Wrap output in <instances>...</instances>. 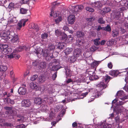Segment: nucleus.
I'll return each instance as SVG.
<instances>
[{
  "label": "nucleus",
  "instance_id": "f257e3e1",
  "mask_svg": "<svg viewBox=\"0 0 128 128\" xmlns=\"http://www.w3.org/2000/svg\"><path fill=\"white\" fill-rule=\"evenodd\" d=\"M0 36L2 39L6 41L9 39L11 40L12 42L14 43L19 42L18 38L17 35L15 34L13 31L10 32L8 30L6 32H3L0 34Z\"/></svg>",
  "mask_w": 128,
  "mask_h": 128
},
{
  "label": "nucleus",
  "instance_id": "f03ea898",
  "mask_svg": "<svg viewBox=\"0 0 128 128\" xmlns=\"http://www.w3.org/2000/svg\"><path fill=\"white\" fill-rule=\"evenodd\" d=\"M44 56L46 57V60L50 61L51 60V59L53 58L54 56H53L52 53H50L48 50L45 51L44 53Z\"/></svg>",
  "mask_w": 128,
  "mask_h": 128
},
{
  "label": "nucleus",
  "instance_id": "7ed1b4c3",
  "mask_svg": "<svg viewBox=\"0 0 128 128\" xmlns=\"http://www.w3.org/2000/svg\"><path fill=\"white\" fill-rule=\"evenodd\" d=\"M90 5L93 7L96 8H100L102 7V3L100 1H97L91 3Z\"/></svg>",
  "mask_w": 128,
  "mask_h": 128
},
{
  "label": "nucleus",
  "instance_id": "20e7f679",
  "mask_svg": "<svg viewBox=\"0 0 128 128\" xmlns=\"http://www.w3.org/2000/svg\"><path fill=\"white\" fill-rule=\"evenodd\" d=\"M22 104L23 106L28 107L31 105L32 102L29 100L25 99L22 100Z\"/></svg>",
  "mask_w": 128,
  "mask_h": 128
},
{
  "label": "nucleus",
  "instance_id": "39448f33",
  "mask_svg": "<svg viewBox=\"0 0 128 128\" xmlns=\"http://www.w3.org/2000/svg\"><path fill=\"white\" fill-rule=\"evenodd\" d=\"M123 72H119L118 70H111L109 72V74L114 77H117L120 74Z\"/></svg>",
  "mask_w": 128,
  "mask_h": 128
},
{
  "label": "nucleus",
  "instance_id": "423d86ee",
  "mask_svg": "<svg viewBox=\"0 0 128 128\" xmlns=\"http://www.w3.org/2000/svg\"><path fill=\"white\" fill-rule=\"evenodd\" d=\"M75 17L74 15H70L68 17L67 20L69 24H72L74 22Z\"/></svg>",
  "mask_w": 128,
  "mask_h": 128
},
{
  "label": "nucleus",
  "instance_id": "0eeeda50",
  "mask_svg": "<svg viewBox=\"0 0 128 128\" xmlns=\"http://www.w3.org/2000/svg\"><path fill=\"white\" fill-rule=\"evenodd\" d=\"M120 12L118 11H116L114 13L113 19L115 21L118 20H120L119 19L120 18Z\"/></svg>",
  "mask_w": 128,
  "mask_h": 128
},
{
  "label": "nucleus",
  "instance_id": "6e6552de",
  "mask_svg": "<svg viewBox=\"0 0 128 128\" xmlns=\"http://www.w3.org/2000/svg\"><path fill=\"white\" fill-rule=\"evenodd\" d=\"M82 52V50L80 48H77L74 50V55L76 57H78Z\"/></svg>",
  "mask_w": 128,
  "mask_h": 128
},
{
  "label": "nucleus",
  "instance_id": "1a4fd4ad",
  "mask_svg": "<svg viewBox=\"0 0 128 128\" xmlns=\"http://www.w3.org/2000/svg\"><path fill=\"white\" fill-rule=\"evenodd\" d=\"M26 92V88L23 87H20L18 90V92L20 94L24 95Z\"/></svg>",
  "mask_w": 128,
  "mask_h": 128
},
{
  "label": "nucleus",
  "instance_id": "9d476101",
  "mask_svg": "<svg viewBox=\"0 0 128 128\" xmlns=\"http://www.w3.org/2000/svg\"><path fill=\"white\" fill-rule=\"evenodd\" d=\"M96 86L97 87H98L100 89V90H102L106 88V85L104 82H101L100 84H98Z\"/></svg>",
  "mask_w": 128,
  "mask_h": 128
},
{
  "label": "nucleus",
  "instance_id": "9b49d317",
  "mask_svg": "<svg viewBox=\"0 0 128 128\" xmlns=\"http://www.w3.org/2000/svg\"><path fill=\"white\" fill-rule=\"evenodd\" d=\"M2 53L5 55H6L10 53L12 51V49L10 48H8L6 49L2 50Z\"/></svg>",
  "mask_w": 128,
  "mask_h": 128
},
{
  "label": "nucleus",
  "instance_id": "f8f14e48",
  "mask_svg": "<svg viewBox=\"0 0 128 128\" xmlns=\"http://www.w3.org/2000/svg\"><path fill=\"white\" fill-rule=\"evenodd\" d=\"M8 58H12L14 57L16 59H18L20 57V56L19 55H17L14 52H12L10 55H8Z\"/></svg>",
  "mask_w": 128,
  "mask_h": 128
},
{
  "label": "nucleus",
  "instance_id": "ddd939ff",
  "mask_svg": "<svg viewBox=\"0 0 128 128\" xmlns=\"http://www.w3.org/2000/svg\"><path fill=\"white\" fill-rule=\"evenodd\" d=\"M55 48V46L52 44L50 43L48 44V50H48L50 53V52L49 51H54Z\"/></svg>",
  "mask_w": 128,
  "mask_h": 128
},
{
  "label": "nucleus",
  "instance_id": "4468645a",
  "mask_svg": "<svg viewBox=\"0 0 128 128\" xmlns=\"http://www.w3.org/2000/svg\"><path fill=\"white\" fill-rule=\"evenodd\" d=\"M27 49V47L25 46H24L18 47L16 49V50L17 52H19L24 50L26 51Z\"/></svg>",
  "mask_w": 128,
  "mask_h": 128
},
{
  "label": "nucleus",
  "instance_id": "2eb2a0df",
  "mask_svg": "<svg viewBox=\"0 0 128 128\" xmlns=\"http://www.w3.org/2000/svg\"><path fill=\"white\" fill-rule=\"evenodd\" d=\"M76 35L78 38H83L84 34L82 32L78 31L76 32Z\"/></svg>",
  "mask_w": 128,
  "mask_h": 128
},
{
  "label": "nucleus",
  "instance_id": "dca6fc26",
  "mask_svg": "<svg viewBox=\"0 0 128 128\" xmlns=\"http://www.w3.org/2000/svg\"><path fill=\"white\" fill-rule=\"evenodd\" d=\"M84 44V42L83 40L78 39L76 40V46L78 47H80L82 46Z\"/></svg>",
  "mask_w": 128,
  "mask_h": 128
},
{
  "label": "nucleus",
  "instance_id": "f3484780",
  "mask_svg": "<svg viewBox=\"0 0 128 128\" xmlns=\"http://www.w3.org/2000/svg\"><path fill=\"white\" fill-rule=\"evenodd\" d=\"M119 35V32L116 30H113L112 31L111 35L113 38L117 37Z\"/></svg>",
  "mask_w": 128,
  "mask_h": 128
},
{
  "label": "nucleus",
  "instance_id": "a211bd4d",
  "mask_svg": "<svg viewBox=\"0 0 128 128\" xmlns=\"http://www.w3.org/2000/svg\"><path fill=\"white\" fill-rule=\"evenodd\" d=\"M61 68L62 67L59 65H54L51 68L50 70L52 71H57V70Z\"/></svg>",
  "mask_w": 128,
  "mask_h": 128
},
{
  "label": "nucleus",
  "instance_id": "6ab92c4d",
  "mask_svg": "<svg viewBox=\"0 0 128 128\" xmlns=\"http://www.w3.org/2000/svg\"><path fill=\"white\" fill-rule=\"evenodd\" d=\"M111 10L110 8L106 7L103 9L102 11L103 12H102V14H106L108 13V12H110L111 11Z\"/></svg>",
  "mask_w": 128,
  "mask_h": 128
},
{
  "label": "nucleus",
  "instance_id": "aec40b11",
  "mask_svg": "<svg viewBox=\"0 0 128 128\" xmlns=\"http://www.w3.org/2000/svg\"><path fill=\"white\" fill-rule=\"evenodd\" d=\"M44 99L45 101L47 100L48 102H49L50 103H52V102L53 98L52 97H50L48 96H44Z\"/></svg>",
  "mask_w": 128,
  "mask_h": 128
},
{
  "label": "nucleus",
  "instance_id": "412c9836",
  "mask_svg": "<svg viewBox=\"0 0 128 128\" xmlns=\"http://www.w3.org/2000/svg\"><path fill=\"white\" fill-rule=\"evenodd\" d=\"M95 18L91 17L90 18H88L86 20L88 24L91 26L93 22V21L95 20Z\"/></svg>",
  "mask_w": 128,
  "mask_h": 128
},
{
  "label": "nucleus",
  "instance_id": "4be33fe9",
  "mask_svg": "<svg viewBox=\"0 0 128 128\" xmlns=\"http://www.w3.org/2000/svg\"><path fill=\"white\" fill-rule=\"evenodd\" d=\"M66 45V44L64 42H59L58 44L57 47L58 48L60 49H62L64 48Z\"/></svg>",
  "mask_w": 128,
  "mask_h": 128
},
{
  "label": "nucleus",
  "instance_id": "5701e85b",
  "mask_svg": "<svg viewBox=\"0 0 128 128\" xmlns=\"http://www.w3.org/2000/svg\"><path fill=\"white\" fill-rule=\"evenodd\" d=\"M42 100L40 98H36L34 100V102L38 105L42 103Z\"/></svg>",
  "mask_w": 128,
  "mask_h": 128
},
{
  "label": "nucleus",
  "instance_id": "b1692460",
  "mask_svg": "<svg viewBox=\"0 0 128 128\" xmlns=\"http://www.w3.org/2000/svg\"><path fill=\"white\" fill-rule=\"evenodd\" d=\"M46 78L44 76H39L38 81L39 83L41 84L45 81Z\"/></svg>",
  "mask_w": 128,
  "mask_h": 128
},
{
  "label": "nucleus",
  "instance_id": "393cba45",
  "mask_svg": "<svg viewBox=\"0 0 128 128\" xmlns=\"http://www.w3.org/2000/svg\"><path fill=\"white\" fill-rule=\"evenodd\" d=\"M30 86L31 88L32 89H37V86L36 84V83L34 82H32L30 83Z\"/></svg>",
  "mask_w": 128,
  "mask_h": 128
},
{
  "label": "nucleus",
  "instance_id": "a878e982",
  "mask_svg": "<svg viewBox=\"0 0 128 128\" xmlns=\"http://www.w3.org/2000/svg\"><path fill=\"white\" fill-rule=\"evenodd\" d=\"M54 7L53 6L52 7V9L51 10V12L50 14V16H53L54 18H56L58 16V14L56 12H53V8H54Z\"/></svg>",
  "mask_w": 128,
  "mask_h": 128
},
{
  "label": "nucleus",
  "instance_id": "bb28decb",
  "mask_svg": "<svg viewBox=\"0 0 128 128\" xmlns=\"http://www.w3.org/2000/svg\"><path fill=\"white\" fill-rule=\"evenodd\" d=\"M22 21H20L18 22L17 24L16 28V30H21L22 27Z\"/></svg>",
  "mask_w": 128,
  "mask_h": 128
},
{
  "label": "nucleus",
  "instance_id": "cd10ccee",
  "mask_svg": "<svg viewBox=\"0 0 128 128\" xmlns=\"http://www.w3.org/2000/svg\"><path fill=\"white\" fill-rule=\"evenodd\" d=\"M103 30L110 32L111 30V27L110 25H108L106 27H103Z\"/></svg>",
  "mask_w": 128,
  "mask_h": 128
},
{
  "label": "nucleus",
  "instance_id": "c85d7f7f",
  "mask_svg": "<svg viewBox=\"0 0 128 128\" xmlns=\"http://www.w3.org/2000/svg\"><path fill=\"white\" fill-rule=\"evenodd\" d=\"M72 50V49L71 48H68L64 50V53L66 55L70 54Z\"/></svg>",
  "mask_w": 128,
  "mask_h": 128
},
{
  "label": "nucleus",
  "instance_id": "c756f323",
  "mask_svg": "<svg viewBox=\"0 0 128 128\" xmlns=\"http://www.w3.org/2000/svg\"><path fill=\"white\" fill-rule=\"evenodd\" d=\"M100 38L95 39L94 41V44L96 46H97L100 44Z\"/></svg>",
  "mask_w": 128,
  "mask_h": 128
},
{
  "label": "nucleus",
  "instance_id": "7c9ffc66",
  "mask_svg": "<svg viewBox=\"0 0 128 128\" xmlns=\"http://www.w3.org/2000/svg\"><path fill=\"white\" fill-rule=\"evenodd\" d=\"M99 63V61H94L91 64V66L93 68H95L98 66Z\"/></svg>",
  "mask_w": 128,
  "mask_h": 128
},
{
  "label": "nucleus",
  "instance_id": "2f4dec72",
  "mask_svg": "<svg viewBox=\"0 0 128 128\" xmlns=\"http://www.w3.org/2000/svg\"><path fill=\"white\" fill-rule=\"evenodd\" d=\"M99 128H109L108 125L106 123H102L99 126Z\"/></svg>",
  "mask_w": 128,
  "mask_h": 128
},
{
  "label": "nucleus",
  "instance_id": "473e14b6",
  "mask_svg": "<svg viewBox=\"0 0 128 128\" xmlns=\"http://www.w3.org/2000/svg\"><path fill=\"white\" fill-rule=\"evenodd\" d=\"M61 39L64 41L66 40L67 38V35L64 32H62L61 35Z\"/></svg>",
  "mask_w": 128,
  "mask_h": 128
},
{
  "label": "nucleus",
  "instance_id": "72a5a7b5",
  "mask_svg": "<svg viewBox=\"0 0 128 128\" xmlns=\"http://www.w3.org/2000/svg\"><path fill=\"white\" fill-rule=\"evenodd\" d=\"M8 69V67L3 65H0V71H5Z\"/></svg>",
  "mask_w": 128,
  "mask_h": 128
},
{
  "label": "nucleus",
  "instance_id": "f704fd0d",
  "mask_svg": "<svg viewBox=\"0 0 128 128\" xmlns=\"http://www.w3.org/2000/svg\"><path fill=\"white\" fill-rule=\"evenodd\" d=\"M112 79V78L110 76L107 75L105 76L104 78V80H105V82H109L110 80Z\"/></svg>",
  "mask_w": 128,
  "mask_h": 128
},
{
  "label": "nucleus",
  "instance_id": "c9c22d12",
  "mask_svg": "<svg viewBox=\"0 0 128 128\" xmlns=\"http://www.w3.org/2000/svg\"><path fill=\"white\" fill-rule=\"evenodd\" d=\"M28 11V9L23 8H21L20 9V12L22 14H26Z\"/></svg>",
  "mask_w": 128,
  "mask_h": 128
},
{
  "label": "nucleus",
  "instance_id": "e433bc0d",
  "mask_svg": "<svg viewBox=\"0 0 128 128\" xmlns=\"http://www.w3.org/2000/svg\"><path fill=\"white\" fill-rule=\"evenodd\" d=\"M39 66L42 68H45L46 67V64L45 62H42L40 64Z\"/></svg>",
  "mask_w": 128,
  "mask_h": 128
},
{
  "label": "nucleus",
  "instance_id": "4c0bfd02",
  "mask_svg": "<svg viewBox=\"0 0 128 128\" xmlns=\"http://www.w3.org/2000/svg\"><path fill=\"white\" fill-rule=\"evenodd\" d=\"M41 109L42 110L45 111L48 110V107L46 105H43L41 106Z\"/></svg>",
  "mask_w": 128,
  "mask_h": 128
},
{
  "label": "nucleus",
  "instance_id": "58836bf2",
  "mask_svg": "<svg viewBox=\"0 0 128 128\" xmlns=\"http://www.w3.org/2000/svg\"><path fill=\"white\" fill-rule=\"evenodd\" d=\"M76 57L74 55L73 56L70 57L69 60L70 61V62H73L75 61L76 60Z\"/></svg>",
  "mask_w": 128,
  "mask_h": 128
},
{
  "label": "nucleus",
  "instance_id": "ea45409f",
  "mask_svg": "<svg viewBox=\"0 0 128 128\" xmlns=\"http://www.w3.org/2000/svg\"><path fill=\"white\" fill-rule=\"evenodd\" d=\"M17 117L19 118V119H18L17 120V122H19L20 121H22L24 119V117L23 116H22L20 115H17Z\"/></svg>",
  "mask_w": 128,
  "mask_h": 128
},
{
  "label": "nucleus",
  "instance_id": "a19ab883",
  "mask_svg": "<svg viewBox=\"0 0 128 128\" xmlns=\"http://www.w3.org/2000/svg\"><path fill=\"white\" fill-rule=\"evenodd\" d=\"M73 12L74 14H75L79 12V10L78 9V8L77 6H76L75 7H74L72 9Z\"/></svg>",
  "mask_w": 128,
  "mask_h": 128
},
{
  "label": "nucleus",
  "instance_id": "79ce46f5",
  "mask_svg": "<svg viewBox=\"0 0 128 128\" xmlns=\"http://www.w3.org/2000/svg\"><path fill=\"white\" fill-rule=\"evenodd\" d=\"M62 33L58 29L56 30L55 31V34L57 36H58L61 35Z\"/></svg>",
  "mask_w": 128,
  "mask_h": 128
},
{
  "label": "nucleus",
  "instance_id": "37998d69",
  "mask_svg": "<svg viewBox=\"0 0 128 128\" xmlns=\"http://www.w3.org/2000/svg\"><path fill=\"white\" fill-rule=\"evenodd\" d=\"M8 48V46L7 44H2L0 46V48L2 50L6 49Z\"/></svg>",
  "mask_w": 128,
  "mask_h": 128
},
{
  "label": "nucleus",
  "instance_id": "c03bdc74",
  "mask_svg": "<svg viewBox=\"0 0 128 128\" xmlns=\"http://www.w3.org/2000/svg\"><path fill=\"white\" fill-rule=\"evenodd\" d=\"M57 72L56 71L52 75V78L53 80H56L57 76Z\"/></svg>",
  "mask_w": 128,
  "mask_h": 128
},
{
  "label": "nucleus",
  "instance_id": "a18cd8bd",
  "mask_svg": "<svg viewBox=\"0 0 128 128\" xmlns=\"http://www.w3.org/2000/svg\"><path fill=\"white\" fill-rule=\"evenodd\" d=\"M48 36V34L46 33H44L41 35V38L42 39H45Z\"/></svg>",
  "mask_w": 128,
  "mask_h": 128
},
{
  "label": "nucleus",
  "instance_id": "49530a36",
  "mask_svg": "<svg viewBox=\"0 0 128 128\" xmlns=\"http://www.w3.org/2000/svg\"><path fill=\"white\" fill-rule=\"evenodd\" d=\"M98 22L100 24H104L105 23V21L102 18H100L98 20Z\"/></svg>",
  "mask_w": 128,
  "mask_h": 128
},
{
  "label": "nucleus",
  "instance_id": "de8ad7c7",
  "mask_svg": "<svg viewBox=\"0 0 128 128\" xmlns=\"http://www.w3.org/2000/svg\"><path fill=\"white\" fill-rule=\"evenodd\" d=\"M31 26L32 28L34 29H37L38 28V26L37 24L34 23L31 24Z\"/></svg>",
  "mask_w": 128,
  "mask_h": 128
},
{
  "label": "nucleus",
  "instance_id": "09e8293b",
  "mask_svg": "<svg viewBox=\"0 0 128 128\" xmlns=\"http://www.w3.org/2000/svg\"><path fill=\"white\" fill-rule=\"evenodd\" d=\"M62 18L61 16H59L58 18H56L55 20V22L56 23H58L62 21Z\"/></svg>",
  "mask_w": 128,
  "mask_h": 128
},
{
  "label": "nucleus",
  "instance_id": "8fccbe9b",
  "mask_svg": "<svg viewBox=\"0 0 128 128\" xmlns=\"http://www.w3.org/2000/svg\"><path fill=\"white\" fill-rule=\"evenodd\" d=\"M38 76L36 75H34L32 76L30 78V80L32 81L35 80L38 78Z\"/></svg>",
  "mask_w": 128,
  "mask_h": 128
},
{
  "label": "nucleus",
  "instance_id": "3c124183",
  "mask_svg": "<svg viewBox=\"0 0 128 128\" xmlns=\"http://www.w3.org/2000/svg\"><path fill=\"white\" fill-rule=\"evenodd\" d=\"M86 9L87 10L92 12H94V9L89 7H86Z\"/></svg>",
  "mask_w": 128,
  "mask_h": 128
},
{
  "label": "nucleus",
  "instance_id": "603ef678",
  "mask_svg": "<svg viewBox=\"0 0 128 128\" xmlns=\"http://www.w3.org/2000/svg\"><path fill=\"white\" fill-rule=\"evenodd\" d=\"M4 125L5 126H7L12 127L13 126V124L11 123L8 122H6L4 123Z\"/></svg>",
  "mask_w": 128,
  "mask_h": 128
},
{
  "label": "nucleus",
  "instance_id": "864d4df0",
  "mask_svg": "<svg viewBox=\"0 0 128 128\" xmlns=\"http://www.w3.org/2000/svg\"><path fill=\"white\" fill-rule=\"evenodd\" d=\"M73 38L70 36L67 37L66 40L69 42H71L73 40Z\"/></svg>",
  "mask_w": 128,
  "mask_h": 128
},
{
  "label": "nucleus",
  "instance_id": "5fc2aeb1",
  "mask_svg": "<svg viewBox=\"0 0 128 128\" xmlns=\"http://www.w3.org/2000/svg\"><path fill=\"white\" fill-rule=\"evenodd\" d=\"M66 74L67 76H69L71 74V71L70 70H68V71H65Z\"/></svg>",
  "mask_w": 128,
  "mask_h": 128
},
{
  "label": "nucleus",
  "instance_id": "6e6d98bb",
  "mask_svg": "<svg viewBox=\"0 0 128 128\" xmlns=\"http://www.w3.org/2000/svg\"><path fill=\"white\" fill-rule=\"evenodd\" d=\"M123 92L122 90H120L118 92L116 93V95L118 96H121L122 95Z\"/></svg>",
  "mask_w": 128,
  "mask_h": 128
},
{
  "label": "nucleus",
  "instance_id": "4d7b16f0",
  "mask_svg": "<svg viewBox=\"0 0 128 128\" xmlns=\"http://www.w3.org/2000/svg\"><path fill=\"white\" fill-rule=\"evenodd\" d=\"M54 114L53 113H50L49 115V118H49V120H51L54 117Z\"/></svg>",
  "mask_w": 128,
  "mask_h": 128
},
{
  "label": "nucleus",
  "instance_id": "13d9d810",
  "mask_svg": "<svg viewBox=\"0 0 128 128\" xmlns=\"http://www.w3.org/2000/svg\"><path fill=\"white\" fill-rule=\"evenodd\" d=\"M108 66L109 68L110 69H111L112 68L113 65L111 62H110L108 64Z\"/></svg>",
  "mask_w": 128,
  "mask_h": 128
},
{
  "label": "nucleus",
  "instance_id": "bf43d9fd",
  "mask_svg": "<svg viewBox=\"0 0 128 128\" xmlns=\"http://www.w3.org/2000/svg\"><path fill=\"white\" fill-rule=\"evenodd\" d=\"M76 6H78V9L79 10V11H81L84 8L83 5H77Z\"/></svg>",
  "mask_w": 128,
  "mask_h": 128
},
{
  "label": "nucleus",
  "instance_id": "052dcab7",
  "mask_svg": "<svg viewBox=\"0 0 128 128\" xmlns=\"http://www.w3.org/2000/svg\"><path fill=\"white\" fill-rule=\"evenodd\" d=\"M96 47L94 46H92L90 48V51L92 52L96 50Z\"/></svg>",
  "mask_w": 128,
  "mask_h": 128
},
{
  "label": "nucleus",
  "instance_id": "680f3d73",
  "mask_svg": "<svg viewBox=\"0 0 128 128\" xmlns=\"http://www.w3.org/2000/svg\"><path fill=\"white\" fill-rule=\"evenodd\" d=\"M51 61L52 63L56 64V63H59V61L58 60H56L55 59H52Z\"/></svg>",
  "mask_w": 128,
  "mask_h": 128
},
{
  "label": "nucleus",
  "instance_id": "e2e57ef3",
  "mask_svg": "<svg viewBox=\"0 0 128 128\" xmlns=\"http://www.w3.org/2000/svg\"><path fill=\"white\" fill-rule=\"evenodd\" d=\"M4 109L6 110H12V108L10 107L6 106L4 107Z\"/></svg>",
  "mask_w": 128,
  "mask_h": 128
},
{
  "label": "nucleus",
  "instance_id": "0e129e2a",
  "mask_svg": "<svg viewBox=\"0 0 128 128\" xmlns=\"http://www.w3.org/2000/svg\"><path fill=\"white\" fill-rule=\"evenodd\" d=\"M126 70L127 71L126 74H127L128 76H126V77L125 80L126 82L127 83V82H128V81H127V80H128V68H126Z\"/></svg>",
  "mask_w": 128,
  "mask_h": 128
},
{
  "label": "nucleus",
  "instance_id": "69168bd1",
  "mask_svg": "<svg viewBox=\"0 0 128 128\" xmlns=\"http://www.w3.org/2000/svg\"><path fill=\"white\" fill-rule=\"evenodd\" d=\"M63 29L64 30V31H66L68 30H69V28L67 26H64L63 27Z\"/></svg>",
  "mask_w": 128,
  "mask_h": 128
},
{
  "label": "nucleus",
  "instance_id": "338daca9",
  "mask_svg": "<svg viewBox=\"0 0 128 128\" xmlns=\"http://www.w3.org/2000/svg\"><path fill=\"white\" fill-rule=\"evenodd\" d=\"M73 81L72 80L71 78H69L66 81V83L68 84L71 82H72Z\"/></svg>",
  "mask_w": 128,
  "mask_h": 128
},
{
  "label": "nucleus",
  "instance_id": "774afa93",
  "mask_svg": "<svg viewBox=\"0 0 128 128\" xmlns=\"http://www.w3.org/2000/svg\"><path fill=\"white\" fill-rule=\"evenodd\" d=\"M106 41L104 40H102L100 42V44L101 45H104L106 42Z\"/></svg>",
  "mask_w": 128,
  "mask_h": 128
}]
</instances>
